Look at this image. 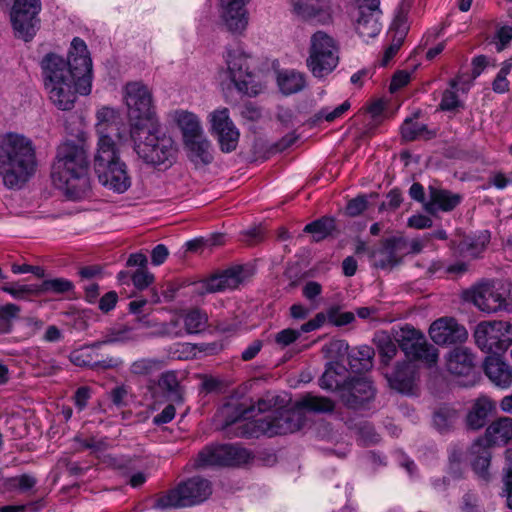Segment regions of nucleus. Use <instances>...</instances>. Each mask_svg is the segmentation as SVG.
Returning <instances> with one entry per match:
<instances>
[{
	"mask_svg": "<svg viewBox=\"0 0 512 512\" xmlns=\"http://www.w3.org/2000/svg\"><path fill=\"white\" fill-rule=\"evenodd\" d=\"M44 87L51 102L60 110L74 107L77 94L88 95L92 88V60L87 45L79 37L71 42L68 59L49 53L42 62Z\"/></svg>",
	"mask_w": 512,
	"mask_h": 512,
	"instance_id": "1",
	"label": "nucleus"
},
{
	"mask_svg": "<svg viewBox=\"0 0 512 512\" xmlns=\"http://www.w3.org/2000/svg\"><path fill=\"white\" fill-rule=\"evenodd\" d=\"M88 146L84 133L77 140L62 142L56 152L51 178L55 187L71 200L87 197L91 190Z\"/></svg>",
	"mask_w": 512,
	"mask_h": 512,
	"instance_id": "2",
	"label": "nucleus"
},
{
	"mask_svg": "<svg viewBox=\"0 0 512 512\" xmlns=\"http://www.w3.org/2000/svg\"><path fill=\"white\" fill-rule=\"evenodd\" d=\"M335 402L328 397L307 395L296 402L294 409H276L273 413L242 423L237 436L245 438L285 435L300 430L306 421L303 410L331 413Z\"/></svg>",
	"mask_w": 512,
	"mask_h": 512,
	"instance_id": "3",
	"label": "nucleus"
},
{
	"mask_svg": "<svg viewBox=\"0 0 512 512\" xmlns=\"http://www.w3.org/2000/svg\"><path fill=\"white\" fill-rule=\"evenodd\" d=\"M36 153L32 141L18 133L0 137V177L9 189H20L36 170Z\"/></svg>",
	"mask_w": 512,
	"mask_h": 512,
	"instance_id": "4",
	"label": "nucleus"
},
{
	"mask_svg": "<svg viewBox=\"0 0 512 512\" xmlns=\"http://www.w3.org/2000/svg\"><path fill=\"white\" fill-rule=\"evenodd\" d=\"M130 136L134 142L136 154L145 163L168 168L176 161L177 145L158 123L147 127L136 126L130 129Z\"/></svg>",
	"mask_w": 512,
	"mask_h": 512,
	"instance_id": "5",
	"label": "nucleus"
},
{
	"mask_svg": "<svg viewBox=\"0 0 512 512\" xmlns=\"http://www.w3.org/2000/svg\"><path fill=\"white\" fill-rule=\"evenodd\" d=\"M100 126L101 138L98 139L97 152L94 158V169L99 182L109 190L124 193L131 186V177L126 164L118 157L114 140Z\"/></svg>",
	"mask_w": 512,
	"mask_h": 512,
	"instance_id": "6",
	"label": "nucleus"
},
{
	"mask_svg": "<svg viewBox=\"0 0 512 512\" xmlns=\"http://www.w3.org/2000/svg\"><path fill=\"white\" fill-rule=\"evenodd\" d=\"M211 493V484L207 479L192 477L160 495L154 507L157 509L188 507L205 501Z\"/></svg>",
	"mask_w": 512,
	"mask_h": 512,
	"instance_id": "7",
	"label": "nucleus"
},
{
	"mask_svg": "<svg viewBox=\"0 0 512 512\" xmlns=\"http://www.w3.org/2000/svg\"><path fill=\"white\" fill-rule=\"evenodd\" d=\"M466 299L487 314L512 311V295L508 285L485 281L466 292Z\"/></svg>",
	"mask_w": 512,
	"mask_h": 512,
	"instance_id": "8",
	"label": "nucleus"
},
{
	"mask_svg": "<svg viewBox=\"0 0 512 512\" xmlns=\"http://www.w3.org/2000/svg\"><path fill=\"white\" fill-rule=\"evenodd\" d=\"M339 47L333 37L323 31L315 32L310 38L307 67L316 78L330 74L338 65Z\"/></svg>",
	"mask_w": 512,
	"mask_h": 512,
	"instance_id": "9",
	"label": "nucleus"
},
{
	"mask_svg": "<svg viewBox=\"0 0 512 512\" xmlns=\"http://www.w3.org/2000/svg\"><path fill=\"white\" fill-rule=\"evenodd\" d=\"M225 61L229 78L239 92L256 96L261 91V85L251 68V56L241 47L227 49Z\"/></svg>",
	"mask_w": 512,
	"mask_h": 512,
	"instance_id": "10",
	"label": "nucleus"
},
{
	"mask_svg": "<svg viewBox=\"0 0 512 512\" xmlns=\"http://www.w3.org/2000/svg\"><path fill=\"white\" fill-rule=\"evenodd\" d=\"M124 99L128 109L130 129L158 123L152 105V95L146 85L141 82L127 83Z\"/></svg>",
	"mask_w": 512,
	"mask_h": 512,
	"instance_id": "11",
	"label": "nucleus"
},
{
	"mask_svg": "<svg viewBox=\"0 0 512 512\" xmlns=\"http://www.w3.org/2000/svg\"><path fill=\"white\" fill-rule=\"evenodd\" d=\"M474 338L483 352L502 354L512 344V324L501 320L482 321L475 328Z\"/></svg>",
	"mask_w": 512,
	"mask_h": 512,
	"instance_id": "12",
	"label": "nucleus"
},
{
	"mask_svg": "<svg viewBox=\"0 0 512 512\" xmlns=\"http://www.w3.org/2000/svg\"><path fill=\"white\" fill-rule=\"evenodd\" d=\"M398 346L411 361L421 362L428 367L438 361V349L428 343L424 334L410 325L402 327L396 339Z\"/></svg>",
	"mask_w": 512,
	"mask_h": 512,
	"instance_id": "13",
	"label": "nucleus"
},
{
	"mask_svg": "<svg viewBox=\"0 0 512 512\" xmlns=\"http://www.w3.org/2000/svg\"><path fill=\"white\" fill-rule=\"evenodd\" d=\"M40 0H15L11 10V22L18 38L28 42L40 27Z\"/></svg>",
	"mask_w": 512,
	"mask_h": 512,
	"instance_id": "14",
	"label": "nucleus"
},
{
	"mask_svg": "<svg viewBox=\"0 0 512 512\" xmlns=\"http://www.w3.org/2000/svg\"><path fill=\"white\" fill-rule=\"evenodd\" d=\"M250 452L233 444L206 447L199 452L195 465L198 468L209 466H238L247 463Z\"/></svg>",
	"mask_w": 512,
	"mask_h": 512,
	"instance_id": "15",
	"label": "nucleus"
},
{
	"mask_svg": "<svg viewBox=\"0 0 512 512\" xmlns=\"http://www.w3.org/2000/svg\"><path fill=\"white\" fill-rule=\"evenodd\" d=\"M354 2L357 6V11L353 15L355 30L364 41H368L376 37L382 29L380 0H354Z\"/></svg>",
	"mask_w": 512,
	"mask_h": 512,
	"instance_id": "16",
	"label": "nucleus"
},
{
	"mask_svg": "<svg viewBox=\"0 0 512 512\" xmlns=\"http://www.w3.org/2000/svg\"><path fill=\"white\" fill-rule=\"evenodd\" d=\"M251 276V269L244 265L231 266L201 282L205 293L223 292L237 288Z\"/></svg>",
	"mask_w": 512,
	"mask_h": 512,
	"instance_id": "17",
	"label": "nucleus"
},
{
	"mask_svg": "<svg viewBox=\"0 0 512 512\" xmlns=\"http://www.w3.org/2000/svg\"><path fill=\"white\" fill-rule=\"evenodd\" d=\"M408 254V241L402 237H391L382 241L381 247L370 254L373 265L380 269H392Z\"/></svg>",
	"mask_w": 512,
	"mask_h": 512,
	"instance_id": "18",
	"label": "nucleus"
},
{
	"mask_svg": "<svg viewBox=\"0 0 512 512\" xmlns=\"http://www.w3.org/2000/svg\"><path fill=\"white\" fill-rule=\"evenodd\" d=\"M210 117L212 131L218 139L221 150L226 153L234 151L240 134L229 117L228 109L215 110Z\"/></svg>",
	"mask_w": 512,
	"mask_h": 512,
	"instance_id": "19",
	"label": "nucleus"
},
{
	"mask_svg": "<svg viewBox=\"0 0 512 512\" xmlns=\"http://www.w3.org/2000/svg\"><path fill=\"white\" fill-rule=\"evenodd\" d=\"M429 335L437 345H452L464 342L468 332L456 319L441 317L430 325Z\"/></svg>",
	"mask_w": 512,
	"mask_h": 512,
	"instance_id": "20",
	"label": "nucleus"
},
{
	"mask_svg": "<svg viewBox=\"0 0 512 512\" xmlns=\"http://www.w3.org/2000/svg\"><path fill=\"white\" fill-rule=\"evenodd\" d=\"M375 396L372 382L364 377H350L347 386L340 394L343 404L350 409H360Z\"/></svg>",
	"mask_w": 512,
	"mask_h": 512,
	"instance_id": "21",
	"label": "nucleus"
},
{
	"mask_svg": "<svg viewBox=\"0 0 512 512\" xmlns=\"http://www.w3.org/2000/svg\"><path fill=\"white\" fill-rule=\"evenodd\" d=\"M249 0H220L221 18L232 33L243 32L248 24L247 10Z\"/></svg>",
	"mask_w": 512,
	"mask_h": 512,
	"instance_id": "22",
	"label": "nucleus"
},
{
	"mask_svg": "<svg viewBox=\"0 0 512 512\" xmlns=\"http://www.w3.org/2000/svg\"><path fill=\"white\" fill-rule=\"evenodd\" d=\"M293 12L306 20H315L327 24L332 19L329 0H291Z\"/></svg>",
	"mask_w": 512,
	"mask_h": 512,
	"instance_id": "23",
	"label": "nucleus"
},
{
	"mask_svg": "<svg viewBox=\"0 0 512 512\" xmlns=\"http://www.w3.org/2000/svg\"><path fill=\"white\" fill-rule=\"evenodd\" d=\"M277 403L278 397L268 394L265 397L260 398L256 404L250 405L248 407H244L243 404H240L235 408L236 416L232 420L226 422V428L231 425H237V431L235 433L237 435V433L240 431L239 426L242 423L257 419L256 417L258 414L265 413L272 410L273 408H276Z\"/></svg>",
	"mask_w": 512,
	"mask_h": 512,
	"instance_id": "24",
	"label": "nucleus"
},
{
	"mask_svg": "<svg viewBox=\"0 0 512 512\" xmlns=\"http://www.w3.org/2000/svg\"><path fill=\"white\" fill-rule=\"evenodd\" d=\"M484 372L495 386L502 389L511 387L512 367L501 358V354L486 357Z\"/></svg>",
	"mask_w": 512,
	"mask_h": 512,
	"instance_id": "25",
	"label": "nucleus"
},
{
	"mask_svg": "<svg viewBox=\"0 0 512 512\" xmlns=\"http://www.w3.org/2000/svg\"><path fill=\"white\" fill-rule=\"evenodd\" d=\"M446 367L455 376H473L475 373V356L469 348L456 347L447 355Z\"/></svg>",
	"mask_w": 512,
	"mask_h": 512,
	"instance_id": "26",
	"label": "nucleus"
},
{
	"mask_svg": "<svg viewBox=\"0 0 512 512\" xmlns=\"http://www.w3.org/2000/svg\"><path fill=\"white\" fill-rule=\"evenodd\" d=\"M461 196L449 190L430 186L429 200L425 203V210L432 215L439 211L449 212L456 208L461 202Z\"/></svg>",
	"mask_w": 512,
	"mask_h": 512,
	"instance_id": "27",
	"label": "nucleus"
},
{
	"mask_svg": "<svg viewBox=\"0 0 512 512\" xmlns=\"http://www.w3.org/2000/svg\"><path fill=\"white\" fill-rule=\"evenodd\" d=\"M350 379L347 368L339 362H331L319 379V385L322 389L328 391L343 392Z\"/></svg>",
	"mask_w": 512,
	"mask_h": 512,
	"instance_id": "28",
	"label": "nucleus"
},
{
	"mask_svg": "<svg viewBox=\"0 0 512 512\" xmlns=\"http://www.w3.org/2000/svg\"><path fill=\"white\" fill-rule=\"evenodd\" d=\"M188 158L195 165H208L213 161L210 141L201 133L183 142Z\"/></svg>",
	"mask_w": 512,
	"mask_h": 512,
	"instance_id": "29",
	"label": "nucleus"
},
{
	"mask_svg": "<svg viewBox=\"0 0 512 512\" xmlns=\"http://www.w3.org/2000/svg\"><path fill=\"white\" fill-rule=\"evenodd\" d=\"M480 439L489 446H501L512 441V418L502 417L493 421Z\"/></svg>",
	"mask_w": 512,
	"mask_h": 512,
	"instance_id": "30",
	"label": "nucleus"
},
{
	"mask_svg": "<svg viewBox=\"0 0 512 512\" xmlns=\"http://www.w3.org/2000/svg\"><path fill=\"white\" fill-rule=\"evenodd\" d=\"M156 388L168 401L177 405L184 402V389L175 371L163 372L157 380Z\"/></svg>",
	"mask_w": 512,
	"mask_h": 512,
	"instance_id": "31",
	"label": "nucleus"
},
{
	"mask_svg": "<svg viewBox=\"0 0 512 512\" xmlns=\"http://www.w3.org/2000/svg\"><path fill=\"white\" fill-rule=\"evenodd\" d=\"M387 378L391 388L402 393H408L413 389L415 369L412 364L403 362L397 364L395 370Z\"/></svg>",
	"mask_w": 512,
	"mask_h": 512,
	"instance_id": "32",
	"label": "nucleus"
},
{
	"mask_svg": "<svg viewBox=\"0 0 512 512\" xmlns=\"http://www.w3.org/2000/svg\"><path fill=\"white\" fill-rule=\"evenodd\" d=\"M420 112L414 113L412 117H408L401 125V135L406 141L415 140H431L436 137V130L428 128L424 123H420L415 119L419 116Z\"/></svg>",
	"mask_w": 512,
	"mask_h": 512,
	"instance_id": "33",
	"label": "nucleus"
},
{
	"mask_svg": "<svg viewBox=\"0 0 512 512\" xmlns=\"http://www.w3.org/2000/svg\"><path fill=\"white\" fill-rule=\"evenodd\" d=\"M490 447L491 446L478 438L470 448V453L472 456L471 464L473 470L483 478L487 476L488 468L490 466Z\"/></svg>",
	"mask_w": 512,
	"mask_h": 512,
	"instance_id": "34",
	"label": "nucleus"
},
{
	"mask_svg": "<svg viewBox=\"0 0 512 512\" xmlns=\"http://www.w3.org/2000/svg\"><path fill=\"white\" fill-rule=\"evenodd\" d=\"M493 409L494 403L489 398H478L467 414V426L473 430L482 428L486 424L487 417Z\"/></svg>",
	"mask_w": 512,
	"mask_h": 512,
	"instance_id": "35",
	"label": "nucleus"
},
{
	"mask_svg": "<svg viewBox=\"0 0 512 512\" xmlns=\"http://www.w3.org/2000/svg\"><path fill=\"white\" fill-rule=\"evenodd\" d=\"M173 120L182 132L183 142L203 133L199 119L191 112L177 110L173 113Z\"/></svg>",
	"mask_w": 512,
	"mask_h": 512,
	"instance_id": "36",
	"label": "nucleus"
},
{
	"mask_svg": "<svg viewBox=\"0 0 512 512\" xmlns=\"http://www.w3.org/2000/svg\"><path fill=\"white\" fill-rule=\"evenodd\" d=\"M374 349L368 345H362L348 354V362L352 371L363 373L373 366Z\"/></svg>",
	"mask_w": 512,
	"mask_h": 512,
	"instance_id": "37",
	"label": "nucleus"
},
{
	"mask_svg": "<svg viewBox=\"0 0 512 512\" xmlns=\"http://www.w3.org/2000/svg\"><path fill=\"white\" fill-rule=\"evenodd\" d=\"M278 86L285 95L297 93L305 88L306 81L302 73L285 70L278 75Z\"/></svg>",
	"mask_w": 512,
	"mask_h": 512,
	"instance_id": "38",
	"label": "nucleus"
},
{
	"mask_svg": "<svg viewBox=\"0 0 512 512\" xmlns=\"http://www.w3.org/2000/svg\"><path fill=\"white\" fill-rule=\"evenodd\" d=\"M382 362L388 364L397 354V345L392 337L385 331L376 332L373 338Z\"/></svg>",
	"mask_w": 512,
	"mask_h": 512,
	"instance_id": "39",
	"label": "nucleus"
},
{
	"mask_svg": "<svg viewBox=\"0 0 512 512\" xmlns=\"http://www.w3.org/2000/svg\"><path fill=\"white\" fill-rule=\"evenodd\" d=\"M335 229V221L330 217H322L304 227V232L312 235L313 241L319 242L328 237Z\"/></svg>",
	"mask_w": 512,
	"mask_h": 512,
	"instance_id": "40",
	"label": "nucleus"
},
{
	"mask_svg": "<svg viewBox=\"0 0 512 512\" xmlns=\"http://www.w3.org/2000/svg\"><path fill=\"white\" fill-rule=\"evenodd\" d=\"M138 337L135 331L130 327L113 328L106 335L104 340L96 341L93 347H101L105 344L126 343L129 341H137Z\"/></svg>",
	"mask_w": 512,
	"mask_h": 512,
	"instance_id": "41",
	"label": "nucleus"
},
{
	"mask_svg": "<svg viewBox=\"0 0 512 512\" xmlns=\"http://www.w3.org/2000/svg\"><path fill=\"white\" fill-rule=\"evenodd\" d=\"M164 362L158 358H140L130 365V372L137 376H147L162 369Z\"/></svg>",
	"mask_w": 512,
	"mask_h": 512,
	"instance_id": "42",
	"label": "nucleus"
},
{
	"mask_svg": "<svg viewBox=\"0 0 512 512\" xmlns=\"http://www.w3.org/2000/svg\"><path fill=\"white\" fill-rule=\"evenodd\" d=\"M99 348L100 347H93V344H91L90 346L76 349L70 353L69 359L76 366L93 369L95 358L99 356L96 349Z\"/></svg>",
	"mask_w": 512,
	"mask_h": 512,
	"instance_id": "43",
	"label": "nucleus"
},
{
	"mask_svg": "<svg viewBox=\"0 0 512 512\" xmlns=\"http://www.w3.org/2000/svg\"><path fill=\"white\" fill-rule=\"evenodd\" d=\"M184 330L187 334H197L205 329L207 316L198 309H193L183 316Z\"/></svg>",
	"mask_w": 512,
	"mask_h": 512,
	"instance_id": "44",
	"label": "nucleus"
},
{
	"mask_svg": "<svg viewBox=\"0 0 512 512\" xmlns=\"http://www.w3.org/2000/svg\"><path fill=\"white\" fill-rule=\"evenodd\" d=\"M457 411L449 406H442L435 411L433 416L434 426L440 432L448 431L457 420Z\"/></svg>",
	"mask_w": 512,
	"mask_h": 512,
	"instance_id": "45",
	"label": "nucleus"
},
{
	"mask_svg": "<svg viewBox=\"0 0 512 512\" xmlns=\"http://www.w3.org/2000/svg\"><path fill=\"white\" fill-rule=\"evenodd\" d=\"M97 118L99 122L97 123V132L99 134V139L101 138V131L100 126L103 125V127L106 130V133L111 137L113 140V136L121 139V134L119 132L118 124L115 120H110L111 118H115L114 111L110 108H103L102 110L98 111Z\"/></svg>",
	"mask_w": 512,
	"mask_h": 512,
	"instance_id": "46",
	"label": "nucleus"
},
{
	"mask_svg": "<svg viewBox=\"0 0 512 512\" xmlns=\"http://www.w3.org/2000/svg\"><path fill=\"white\" fill-rule=\"evenodd\" d=\"M5 293L18 300L28 299L31 296H39L37 284L8 283L1 288Z\"/></svg>",
	"mask_w": 512,
	"mask_h": 512,
	"instance_id": "47",
	"label": "nucleus"
},
{
	"mask_svg": "<svg viewBox=\"0 0 512 512\" xmlns=\"http://www.w3.org/2000/svg\"><path fill=\"white\" fill-rule=\"evenodd\" d=\"M39 295L44 294L46 292H54V293H65L69 292L73 289V284L71 281L64 278H55L43 281L41 284H37Z\"/></svg>",
	"mask_w": 512,
	"mask_h": 512,
	"instance_id": "48",
	"label": "nucleus"
},
{
	"mask_svg": "<svg viewBox=\"0 0 512 512\" xmlns=\"http://www.w3.org/2000/svg\"><path fill=\"white\" fill-rule=\"evenodd\" d=\"M105 462L107 465L123 475H129L136 469L135 460L129 456H107Z\"/></svg>",
	"mask_w": 512,
	"mask_h": 512,
	"instance_id": "49",
	"label": "nucleus"
},
{
	"mask_svg": "<svg viewBox=\"0 0 512 512\" xmlns=\"http://www.w3.org/2000/svg\"><path fill=\"white\" fill-rule=\"evenodd\" d=\"M394 25L397 26V33H399V38L397 39L396 42H393L386 50H385V53H384V57H383V65H387L388 62L394 57V55L398 52L400 46H401V43H402V40H403V37L406 33V20L404 17L402 16H398L395 21H394Z\"/></svg>",
	"mask_w": 512,
	"mask_h": 512,
	"instance_id": "50",
	"label": "nucleus"
},
{
	"mask_svg": "<svg viewBox=\"0 0 512 512\" xmlns=\"http://www.w3.org/2000/svg\"><path fill=\"white\" fill-rule=\"evenodd\" d=\"M450 87L451 88L445 90L442 95L440 109L443 111H453L462 106L456 92L457 82L454 80L451 81Z\"/></svg>",
	"mask_w": 512,
	"mask_h": 512,
	"instance_id": "51",
	"label": "nucleus"
},
{
	"mask_svg": "<svg viewBox=\"0 0 512 512\" xmlns=\"http://www.w3.org/2000/svg\"><path fill=\"white\" fill-rule=\"evenodd\" d=\"M512 67V59L505 61L497 73L492 88L496 93H505L509 90V82L507 80V75L509 74Z\"/></svg>",
	"mask_w": 512,
	"mask_h": 512,
	"instance_id": "52",
	"label": "nucleus"
},
{
	"mask_svg": "<svg viewBox=\"0 0 512 512\" xmlns=\"http://www.w3.org/2000/svg\"><path fill=\"white\" fill-rule=\"evenodd\" d=\"M326 319L333 325L341 327L352 323L355 320L353 312H341L338 307H331L327 311Z\"/></svg>",
	"mask_w": 512,
	"mask_h": 512,
	"instance_id": "53",
	"label": "nucleus"
},
{
	"mask_svg": "<svg viewBox=\"0 0 512 512\" xmlns=\"http://www.w3.org/2000/svg\"><path fill=\"white\" fill-rule=\"evenodd\" d=\"M488 241L489 237L486 234L481 235L476 241L473 239H466L461 243V250L468 256L477 257L484 250Z\"/></svg>",
	"mask_w": 512,
	"mask_h": 512,
	"instance_id": "54",
	"label": "nucleus"
},
{
	"mask_svg": "<svg viewBox=\"0 0 512 512\" xmlns=\"http://www.w3.org/2000/svg\"><path fill=\"white\" fill-rule=\"evenodd\" d=\"M505 463L503 470L505 471L504 484L507 492V502L512 509V448L505 451Z\"/></svg>",
	"mask_w": 512,
	"mask_h": 512,
	"instance_id": "55",
	"label": "nucleus"
},
{
	"mask_svg": "<svg viewBox=\"0 0 512 512\" xmlns=\"http://www.w3.org/2000/svg\"><path fill=\"white\" fill-rule=\"evenodd\" d=\"M349 345L345 340H332L325 344L322 351L328 358H340L348 353Z\"/></svg>",
	"mask_w": 512,
	"mask_h": 512,
	"instance_id": "56",
	"label": "nucleus"
},
{
	"mask_svg": "<svg viewBox=\"0 0 512 512\" xmlns=\"http://www.w3.org/2000/svg\"><path fill=\"white\" fill-rule=\"evenodd\" d=\"M349 108H350L349 101H344L342 104H340L333 110H330V108H328V107H324L315 115L316 121L325 119L328 122H332L335 119L342 116Z\"/></svg>",
	"mask_w": 512,
	"mask_h": 512,
	"instance_id": "57",
	"label": "nucleus"
},
{
	"mask_svg": "<svg viewBox=\"0 0 512 512\" xmlns=\"http://www.w3.org/2000/svg\"><path fill=\"white\" fill-rule=\"evenodd\" d=\"M154 279V275L147 268H138L131 276L132 283L138 290L149 287Z\"/></svg>",
	"mask_w": 512,
	"mask_h": 512,
	"instance_id": "58",
	"label": "nucleus"
},
{
	"mask_svg": "<svg viewBox=\"0 0 512 512\" xmlns=\"http://www.w3.org/2000/svg\"><path fill=\"white\" fill-rule=\"evenodd\" d=\"M75 441L79 443L80 449L91 450L92 452H102L108 448V443L105 438L97 439L96 437L81 438L75 437Z\"/></svg>",
	"mask_w": 512,
	"mask_h": 512,
	"instance_id": "59",
	"label": "nucleus"
},
{
	"mask_svg": "<svg viewBox=\"0 0 512 512\" xmlns=\"http://www.w3.org/2000/svg\"><path fill=\"white\" fill-rule=\"evenodd\" d=\"M301 336V331L297 329L286 328L275 335V342L282 348L294 343Z\"/></svg>",
	"mask_w": 512,
	"mask_h": 512,
	"instance_id": "60",
	"label": "nucleus"
},
{
	"mask_svg": "<svg viewBox=\"0 0 512 512\" xmlns=\"http://www.w3.org/2000/svg\"><path fill=\"white\" fill-rule=\"evenodd\" d=\"M367 205L368 199L365 195L357 196L347 203L346 213L352 217L358 216L367 208Z\"/></svg>",
	"mask_w": 512,
	"mask_h": 512,
	"instance_id": "61",
	"label": "nucleus"
},
{
	"mask_svg": "<svg viewBox=\"0 0 512 512\" xmlns=\"http://www.w3.org/2000/svg\"><path fill=\"white\" fill-rule=\"evenodd\" d=\"M181 321L179 318L170 320L168 323L162 325L160 335L171 338L182 337L184 330L180 327Z\"/></svg>",
	"mask_w": 512,
	"mask_h": 512,
	"instance_id": "62",
	"label": "nucleus"
},
{
	"mask_svg": "<svg viewBox=\"0 0 512 512\" xmlns=\"http://www.w3.org/2000/svg\"><path fill=\"white\" fill-rule=\"evenodd\" d=\"M123 360L119 357L107 356L106 358L99 360L95 358L93 369L92 370H107V369H115L122 366Z\"/></svg>",
	"mask_w": 512,
	"mask_h": 512,
	"instance_id": "63",
	"label": "nucleus"
},
{
	"mask_svg": "<svg viewBox=\"0 0 512 512\" xmlns=\"http://www.w3.org/2000/svg\"><path fill=\"white\" fill-rule=\"evenodd\" d=\"M10 482L14 486H17L21 491H28L35 486L36 478L30 474H22L20 476L13 477Z\"/></svg>",
	"mask_w": 512,
	"mask_h": 512,
	"instance_id": "64",
	"label": "nucleus"
}]
</instances>
